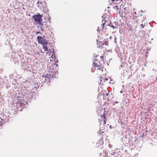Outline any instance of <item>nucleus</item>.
Instances as JSON below:
<instances>
[{
  "mask_svg": "<svg viewBox=\"0 0 157 157\" xmlns=\"http://www.w3.org/2000/svg\"><path fill=\"white\" fill-rule=\"evenodd\" d=\"M48 41L46 40H44V41H43L42 44H41L42 45H47L48 44Z\"/></svg>",
  "mask_w": 157,
  "mask_h": 157,
  "instance_id": "7",
  "label": "nucleus"
},
{
  "mask_svg": "<svg viewBox=\"0 0 157 157\" xmlns=\"http://www.w3.org/2000/svg\"><path fill=\"white\" fill-rule=\"evenodd\" d=\"M106 17H104V18L103 19V20H102V21L104 20V19H105V18Z\"/></svg>",
  "mask_w": 157,
  "mask_h": 157,
  "instance_id": "31",
  "label": "nucleus"
},
{
  "mask_svg": "<svg viewBox=\"0 0 157 157\" xmlns=\"http://www.w3.org/2000/svg\"><path fill=\"white\" fill-rule=\"evenodd\" d=\"M33 93L31 92H29L25 94L23 98H25L26 99V100L23 99L22 98H20L18 97L19 98L17 101V111H20V112L23 110V109H24L27 107L28 104V101L26 100L29 101V102L30 101V99L32 98Z\"/></svg>",
  "mask_w": 157,
  "mask_h": 157,
  "instance_id": "1",
  "label": "nucleus"
},
{
  "mask_svg": "<svg viewBox=\"0 0 157 157\" xmlns=\"http://www.w3.org/2000/svg\"><path fill=\"white\" fill-rule=\"evenodd\" d=\"M119 0H116V2H117V1H119Z\"/></svg>",
  "mask_w": 157,
  "mask_h": 157,
  "instance_id": "38",
  "label": "nucleus"
},
{
  "mask_svg": "<svg viewBox=\"0 0 157 157\" xmlns=\"http://www.w3.org/2000/svg\"><path fill=\"white\" fill-rule=\"evenodd\" d=\"M58 72L57 71L55 72V73L54 74V76L55 78H56L58 76Z\"/></svg>",
  "mask_w": 157,
  "mask_h": 157,
  "instance_id": "9",
  "label": "nucleus"
},
{
  "mask_svg": "<svg viewBox=\"0 0 157 157\" xmlns=\"http://www.w3.org/2000/svg\"><path fill=\"white\" fill-rule=\"evenodd\" d=\"M116 39V37H115V39Z\"/></svg>",
  "mask_w": 157,
  "mask_h": 157,
  "instance_id": "44",
  "label": "nucleus"
},
{
  "mask_svg": "<svg viewBox=\"0 0 157 157\" xmlns=\"http://www.w3.org/2000/svg\"><path fill=\"white\" fill-rule=\"evenodd\" d=\"M37 39L39 44H42L43 41H44V38H43L41 36H38L37 37Z\"/></svg>",
  "mask_w": 157,
  "mask_h": 157,
  "instance_id": "3",
  "label": "nucleus"
},
{
  "mask_svg": "<svg viewBox=\"0 0 157 157\" xmlns=\"http://www.w3.org/2000/svg\"><path fill=\"white\" fill-rule=\"evenodd\" d=\"M100 57L101 59H103V56H101Z\"/></svg>",
  "mask_w": 157,
  "mask_h": 157,
  "instance_id": "23",
  "label": "nucleus"
},
{
  "mask_svg": "<svg viewBox=\"0 0 157 157\" xmlns=\"http://www.w3.org/2000/svg\"><path fill=\"white\" fill-rule=\"evenodd\" d=\"M39 2L38 1V2H37V3H39Z\"/></svg>",
  "mask_w": 157,
  "mask_h": 157,
  "instance_id": "45",
  "label": "nucleus"
},
{
  "mask_svg": "<svg viewBox=\"0 0 157 157\" xmlns=\"http://www.w3.org/2000/svg\"><path fill=\"white\" fill-rule=\"evenodd\" d=\"M43 48L46 51H47L48 50V48L46 45H43Z\"/></svg>",
  "mask_w": 157,
  "mask_h": 157,
  "instance_id": "8",
  "label": "nucleus"
},
{
  "mask_svg": "<svg viewBox=\"0 0 157 157\" xmlns=\"http://www.w3.org/2000/svg\"><path fill=\"white\" fill-rule=\"evenodd\" d=\"M42 77H43V79H44V80H44V81H45V82H46V77H45V75H44V76H42Z\"/></svg>",
  "mask_w": 157,
  "mask_h": 157,
  "instance_id": "15",
  "label": "nucleus"
},
{
  "mask_svg": "<svg viewBox=\"0 0 157 157\" xmlns=\"http://www.w3.org/2000/svg\"><path fill=\"white\" fill-rule=\"evenodd\" d=\"M48 74H47V75H45L46 78H49V76H48Z\"/></svg>",
  "mask_w": 157,
  "mask_h": 157,
  "instance_id": "20",
  "label": "nucleus"
},
{
  "mask_svg": "<svg viewBox=\"0 0 157 157\" xmlns=\"http://www.w3.org/2000/svg\"><path fill=\"white\" fill-rule=\"evenodd\" d=\"M97 67H98V68L97 69L98 70H101V71L103 70V67L101 65H98Z\"/></svg>",
  "mask_w": 157,
  "mask_h": 157,
  "instance_id": "5",
  "label": "nucleus"
},
{
  "mask_svg": "<svg viewBox=\"0 0 157 157\" xmlns=\"http://www.w3.org/2000/svg\"><path fill=\"white\" fill-rule=\"evenodd\" d=\"M104 123L105 124H106V121L105 120H104Z\"/></svg>",
  "mask_w": 157,
  "mask_h": 157,
  "instance_id": "29",
  "label": "nucleus"
},
{
  "mask_svg": "<svg viewBox=\"0 0 157 157\" xmlns=\"http://www.w3.org/2000/svg\"><path fill=\"white\" fill-rule=\"evenodd\" d=\"M123 90H121V91H120V93L121 94L122 93H123Z\"/></svg>",
  "mask_w": 157,
  "mask_h": 157,
  "instance_id": "27",
  "label": "nucleus"
},
{
  "mask_svg": "<svg viewBox=\"0 0 157 157\" xmlns=\"http://www.w3.org/2000/svg\"><path fill=\"white\" fill-rule=\"evenodd\" d=\"M101 118L105 119V114H104L103 115H101Z\"/></svg>",
  "mask_w": 157,
  "mask_h": 157,
  "instance_id": "13",
  "label": "nucleus"
},
{
  "mask_svg": "<svg viewBox=\"0 0 157 157\" xmlns=\"http://www.w3.org/2000/svg\"><path fill=\"white\" fill-rule=\"evenodd\" d=\"M48 52H49L50 53V52H51V50L50 49H49V50H48Z\"/></svg>",
  "mask_w": 157,
  "mask_h": 157,
  "instance_id": "25",
  "label": "nucleus"
},
{
  "mask_svg": "<svg viewBox=\"0 0 157 157\" xmlns=\"http://www.w3.org/2000/svg\"><path fill=\"white\" fill-rule=\"evenodd\" d=\"M107 25H109V26L112 27L113 29H114L115 28H116V27L114 25H113L112 23V22H109V24H108Z\"/></svg>",
  "mask_w": 157,
  "mask_h": 157,
  "instance_id": "6",
  "label": "nucleus"
},
{
  "mask_svg": "<svg viewBox=\"0 0 157 157\" xmlns=\"http://www.w3.org/2000/svg\"><path fill=\"white\" fill-rule=\"evenodd\" d=\"M101 82H102V83H103V82H102V80H101V81H100V83H101Z\"/></svg>",
  "mask_w": 157,
  "mask_h": 157,
  "instance_id": "35",
  "label": "nucleus"
},
{
  "mask_svg": "<svg viewBox=\"0 0 157 157\" xmlns=\"http://www.w3.org/2000/svg\"><path fill=\"white\" fill-rule=\"evenodd\" d=\"M143 18H144V19L142 20V22H143V21L145 19V18H144V17H143Z\"/></svg>",
  "mask_w": 157,
  "mask_h": 157,
  "instance_id": "28",
  "label": "nucleus"
},
{
  "mask_svg": "<svg viewBox=\"0 0 157 157\" xmlns=\"http://www.w3.org/2000/svg\"><path fill=\"white\" fill-rule=\"evenodd\" d=\"M2 123H0V126H2Z\"/></svg>",
  "mask_w": 157,
  "mask_h": 157,
  "instance_id": "34",
  "label": "nucleus"
},
{
  "mask_svg": "<svg viewBox=\"0 0 157 157\" xmlns=\"http://www.w3.org/2000/svg\"><path fill=\"white\" fill-rule=\"evenodd\" d=\"M54 65H56V67H58V65L57 64L55 63Z\"/></svg>",
  "mask_w": 157,
  "mask_h": 157,
  "instance_id": "22",
  "label": "nucleus"
},
{
  "mask_svg": "<svg viewBox=\"0 0 157 157\" xmlns=\"http://www.w3.org/2000/svg\"><path fill=\"white\" fill-rule=\"evenodd\" d=\"M52 50H53L51 52H50V54L51 53H52L53 54H55V50L53 48L52 49Z\"/></svg>",
  "mask_w": 157,
  "mask_h": 157,
  "instance_id": "14",
  "label": "nucleus"
},
{
  "mask_svg": "<svg viewBox=\"0 0 157 157\" xmlns=\"http://www.w3.org/2000/svg\"><path fill=\"white\" fill-rule=\"evenodd\" d=\"M145 25H143V24H142L140 25L141 27H142V28H144V27Z\"/></svg>",
  "mask_w": 157,
  "mask_h": 157,
  "instance_id": "16",
  "label": "nucleus"
},
{
  "mask_svg": "<svg viewBox=\"0 0 157 157\" xmlns=\"http://www.w3.org/2000/svg\"><path fill=\"white\" fill-rule=\"evenodd\" d=\"M105 80H107V79L106 78H105Z\"/></svg>",
  "mask_w": 157,
  "mask_h": 157,
  "instance_id": "36",
  "label": "nucleus"
},
{
  "mask_svg": "<svg viewBox=\"0 0 157 157\" xmlns=\"http://www.w3.org/2000/svg\"><path fill=\"white\" fill-rule=\"evenodd\" d=\"M102 17L103 18V16H102Z\"/></svg>",
  "mask_w": 157,
  "mask_h": 157,
  "instance_id": "43",
  "label": "nucleus"
},
{
  "mask_svg": "<svg viewBox=\"0 0 157 157\" xmlns=\"http://www.w3.org/2000/svg\"><path fill=\"white\" fill-rule=\"evenodd\" d=\"M118 103V102L117 101H116L115 102V103Z\"/></svg>",
  "mask_w": 157,
  "mask_h": 157,
  "instance_id": "32",
  "label": "nucleus"
},
{
  "mask_svg": "<svg viewBox=\"0 0 157 157\" xmlns=\"http://www.w3.org/2000/svg\"><path fill=\"white\" fill-rule=\"evenodd\" d=\"M156 80H157V77L156 78Z\"/></svg>",
  "mask_w": 157,
  "mask_h": 157,
  "instance_id": "41",
  "label": "nucleus"
},
{
  "mask_svg": "<svg viewBox=\"0 0 157 157\" xmlns=\"http://www.w3.org/2000/svg\"><path fill=\"white\" fill-rule=\"evenodd\" d=\"M109 127L110 128V129H112V128H113V127L111 125H110Z\"/></svg>",
  "mask_w": 157,
  "mask_h": 157,
  "instance_id": "21",
  "label": "nucleus"
},
{
  "mask_svg": "<svg viewBox=\"0 0 157 157\" xmlns=\"http://www.w3.org/2000/svg\"><path fill=\"white\" fill-rule=\"evenodd\" d=\"M100 148H102L103 147L102 145L101 144L100 145Z\"/></svg>",
  "mask_w": 157,
  "mask_h": 157,
  "instance_id": "26",
  "label": "nucleus"
},
{
  "mask_svg": "<svg viewBox=\"0 0 157 157\" xmlns=\"http://www.w3.org/2000/svg\"><path fill=\"white\" fill-rule=\"evenodd\" d=\"M98 40H97V42H98Z\"/></svg>",
  "mask_w": 157,
  "mask_h": 157,
  "instance_id": "42",
  "label": "nucleus"
},
{
  "mask_svg": "<svg viewBox=\"0 0 157 157\" xmlns=\"http://www.w3.org/2000/svg\"><path fill=\"white\" fill-rule=\"evenodd\" d=\"M111 37H111V36H110V39H111Z\"/></svg>",
  "mask_w": 157,
  "mask_h": 157,
  "instance_id": "40",
  "label": "nucleus"
},
{
  "mask_svg": "<svg viewBox=\"0 0 157 157\" xmlns=\"http://www.w3.org/2000/svg\"><path fill=\"white\" fill-rule=\"evenodd\" d=\"M106 22V21H105V22H104V23H103L102 24L103 28H104L103 27H104V25H105V22Z\"/></svg>",
  "mask_w": 157,
  "mask_h": 157,
  "instance_id": "17",
  "label": "nucleus"
},
{
  "mask_svg": "<svg viewBox=\"0 0 157 157\" xmlns=\"http://www.w3.org/2000/svg\"><path fill=\"white\" fill-rule=\"evenodd\" d=\"M145 134H144V132H143L142 134V137H144V136H145Z\"/></svg>",
  "mask_w": 157,
  "mask_h": 157,
  "instance_id": "19",
  "label": "nucleus"
},
{
  "mask_svg": "<svg viewBox=\"0 0 157 157\" xmlns=\"http://www.w3.org/2000/svg\"><path fill=\"white\" fill-rule=\"evenodd\" d=\"M32 17L34 19V21L36 24H40L42 21V16L41 15L38 13L37 15H33Z\"/></svg>",
  "mask_w": 157,
  "mask_h": 157,
  "instance_id": "2",
  "label": "nucleus"
},
{
  "mask_svg": "<svg viewBox=\"0 0 157 157\" xmlns=\"http://www.w3.org/2000/svg\"><path fill=\"white\" fill-rule=\"evenodd\" d=\"M115 0H111L113 2Z\"/></svg>",
  "mask_w": 157,
  "mask_h": 157,
  "instance_id": "37",
  "label": "nucleus"
},
{
  "mask_svg": "<svg viewBox=\"0 0 157 157\" xmlns=\"http://www.w3.org/2000/svg\"><path fill=\"white\" fill-rule=\"evenodd\" d=\"M51 57V58H52V59H56V55H55V54H52V56Z\"/></svg>",
  "mask_w": 157,
  "mask_h": 157,
  "instance_id": "10",
  "label": "nucleus"
},
{
  "mask_svg": "<svg viewBox=\"0 0 157 157\" xmlns=\"http://www.w3.org/2000/svg\"><path fill=\"white\" fill-rule=\"evenodd\" d=\"M38 24L40 25V29H39L38 30H40V31H42L43 32V30L44 29L46 25L43 24V23L41 22V21L40 24Z\"/></svg>",
  "mask_w": 157,
  "mask_h": 157,
  "instance_id": "4",
  "label": "nucleus"
},
{
  "mask_svg": "<svg viewBox=\"0 0 157 157\" xmlns=\"http://www.w3.org/2000/svg\"><path fill=\"white\" fill-rule=\"evenodd\" d=\"M115 153V152H113L112 153H111V154L112 155H114V154Z\"/></svg>",
  "mask_w": 157,
  "mask_h": 157,
  "instance_id": "30",
  "label": "nucleus"
},
{
  "mask_svg": "<svg viewBox=\"0 0 157 157\" xmlns=\"http://www.w3.org/2000/svg\"><path fill=\"white\" fill-rule=\"evenodd\" d=\"M38 34H41V33H40V31H38V32H37L36 33V35H37Z\"/></svg>",
  "mask_w": 157,
  "mask_h": 157,
  "instance_id": "18",
  "label": "nucleus"
},
{
  "mask_svg": "<svg viewBox=\"0 0 157 157\" xmlns=\"http://www.w3.org/2000/svg\"><path fill=\"white\" fill-rule=\"evenodd\" d=\"M148 132V131H147V130H146V131H145V132H144V133H145V132Z\"/></svg>",
  "mask_w": 157,
  "mask_h": 157,
  "instance_id": "33",
  "label": "nucleus"
},
{
  "mask_svg": "<svg viewBox=\"0 0 157 157\" xmlns=\"http://www.w3.org/2000/svg\"><path fill=\"white\" fill-rule=\"evenodd\" d=\"M58 60H56L55 61V62L56 63H57L58 62Z\"/></svg>",
  "mask_w": 157,
  "mask_h": 157,
  "instance_id": "24",
  "label": "nucleus"
},
{
  "mask_svg": "<svg viewBox=\"0 0 157 157\" xmlns=\"http://www.w3.org/2000/svg\"><path fill=\"white\" fill-rule=\"evenodd\" d=\"M106 95L107 96V95H108V94L107 93V94H106Z\"/></svg>",
  "mask_w": 157,
  "mask_h": 157,
  "instance_id": "39",
  "label": "nucleus"
},
{
  "mask_svg": "<svg viewBox=\"0 0 157 157\" xmlns=\"http://www.w3.org/2000/svg\"><path fill=\"white\" fill-rule=\"evenodd\" d=\"M108 42L107 41V39L106 40H105L104 41V43H103V45L105 44L107 45H108Z\"/></svg>",
  "mask_w": 157,
  "mask_h": 157,
  "instance_id": "12",
  "label": "nucleus"
},
{
  "mask_svg": "<svg viewBox=\"0 0 157 157\" xmlns=\"http://www.w3.org/2000/svg\"><path fill=\"white\" fill-rule=\"evenodd\" d=\"M93 67H95V66H96L97 67H98V63H95L94 62V61L93 62Z\"/></svg>",
  "mask_w": 157,
  "mask_h": 157,
  "instance_id": "11",
  "label": "nucleus"
}]
</instances>
